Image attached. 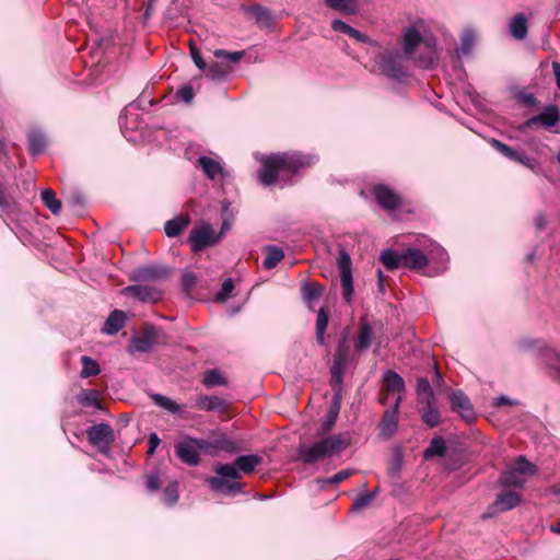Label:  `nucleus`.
Masks as SVG:
<instances>
[{
  "label": "nucleus",
  "mask_w": 560,
  "mask_h": 560,
  "mask_svg": "<svg viewBox=\"0 0 560 560\" xmlns=\"http://www.w3.org/2000/svg\"><path fill=\"white\" fill-rule=\"evenodd\" d=\"M122 294L131 296L132 299L142 303H155L162 298V292L153 285L135 284L126 287Z\"/></svg>",
  "instance_id": "f3484780"
},
{
  "label": "nucleus",
  "mask_w": 560,
  "mask_h": 560,
  "mask_svg": "<svg viewBox=\"0 0 560 560\" xmlns=\"http://www.w3.org/2000/svg\"><path fill=\"white\" fill-rule=\"evenodd\" d=\"M213 446L219 450L223 451L229 454L236 453L240 450V445L236 441L233 439L222 435L214 440Z\"/></svg>",
  "instance_id": "49530a36"
},
{
  "label": "nucleus",
  "mask_w": 560,
  "mask_h": 560,
  "mask_svg": "<svg viewBox=\"0 0 560 560\" xmlns=\"http://www.w3.org/2000/svg\"><path fill=\"white\" fill-rule=\"evenodd\" d=\"M510 33L517 40H523L526 38L528 28L527 20L524 14H517L512 18L510 23Z\"/></svg>",
  "instance_id": "7c9ffc66"
},
{
  "label": "nucleus",
  "mask_w": 560,
  "mask_h": 560,
  "mask_svg": "<svg viewBox=\"0 0 560 560\" xmlns=\"http://www.w3.org/2000/svg\"><path fill=\"white\" fill-rule=\"evenodd\" d=\"M405 58L398 50H393L380 54L376 62L384 75L399 81L406 75Z\"/></svg>",
  "instance_id": "1a4fd4ad"
},
{
  "label": "nucleus",
  "mask_w": 560,
  "mask_h": 560,
  "mask_svg": "<svg viewBox=\"0 0 560 560\" xmlns=\"http://www.w3.org/2000/svg\"><path fill=\"white\" fill-rule=\"evenodd\" d=\"M40 198L45 207L49 209L54 215L61 212V201L57 198L56 192L52 189H44L40 194Z\"/></svg>",
  "instance_id": "e433bc0d"
},
{
  "label": "nucleus",
  "mask_w": 560,
  "mask_h": 560,
  "mask_svg": "<svg viewBox=\"0 0 560 560\" xmlns=\"http://www.w3.org/2000/svg\"><path fill=\"white\" fill-rule=\"evenodd\" d=\"M337 265L340 271V281L343 289V299L350 303L353 295V280H352V261L350 255L345 250H340L337 258Z\"/></svg>",
  "instance_id": "9d476101"
},
{
  "label": "nucleus",
  "mask_w": 560,
  "mask_h": 560,
  "mask_svg": "<svg viewBox=\"0 0 560 560\" xmlns=\"http://www.w3.org/2000/svg\"><path fill=\"white\" fill-rule=\"evenodd\" d=\"M12 199L3 184L0 183V208L5 211L10 209Z\"/></svg>",
  "instance_id": "69168bd1"
},
{
  "label": "nucleus",
  "mask_w": 560,
  "mask_h": 560,
  "mask_svg": "<svg viewBox=\"0 0 560 560\" xmlns=\"http://www.w3.org/2000/svg\"><path fill=\"white\" fill-rule=\"evenodd\" d=\"M262 462L261 457L256 454L241 455L238 456L232 466L235 467L236 471L242 475L252 474L256 467Z\"/></svg>",
  "instance_id": "5701e85b"
},
{
  "label": "nucleus",
  "mask_w": 560,
  "mask_h": 560,
  "mask_svg": "<svg viewBox=\"0 0 560 560\" xmlns=\"http://www.w3.org/2000/svg\"><path fill=\"white\" fill-rule=\"evenodd\" d=\"M520 401L515 398L509 397L506 395H500L492 399V409H499L505 407L508 410H513L520 406Z\"/></svg>",
  "instance_id": "864d4df0"
},
{
  "label": "nucleus",
  "mask_w": 560,
  "mask_h": 560,
  "mask_svg": "<svg viewBox=\"0 0 560 560\" xmlns=\"http://www.w3.org/2000/svg\"><path fill=\"white\" fill-rule=\"evenodd\" d=\"M245 11L248 12L252 18L260 24L270 25L272 23L271 12L267 8L255 4L250 7H246Z\"/></svg>",
  "instance_id": "c9c22d12"
},
{
  "label": "nucleus",
  "mask_w": 560,
  "mask_h": 560,
  "mask_svg": "<svg viewBox=\"0 0 560 560\" xmlns=\"http://www.w3.org/2000/svg\"><path fill=\"white\" fill-rule=\"evenodd\" d=\"M450 405L452 411L458 413L465 421L471 422L475 419L474 407L462 390H453L450 394Z\"/></svg>",
  "instance_id": "dca6fc26"
},
{
  "label": "nucleus",
  "mask_w": 560,
  "mask_h": 560,
  "mask_svg": "<svg viewBox=\"0 0 560 560\" xmlns=\"http://www.w3.org/2000/svg\"><path fill=\"white\" fill-rule=\"evenodd\" d=\"M234 290V282L231 278L223 281L220 291L217 293V300L225 302L230 299L232 291Z\"/></svg>",
  "instance_id": "bf43d9fd"
},
{
  "label": "nucleus",
  "mask_w": 560,
  "mask_h": 560,
  "mask_svg": "<svg viewBox=\"0 0 560 560\" xmlns=\"http://www.w3.org/2000/svg\"><path fill=\"white\" fill-rule=\"evenodd\" d=\"M492 148H495L502 155L511 161L520 163L527 168L534 171L539 166L537 159L527 155L524 151L514 150L511 147L500 142L499 140L492 139Z\"/></svg>",
  "instance_id": "ddd939ff"
},
{
  "label": "nucleus",
  "mask_w": 560,
  "mask_h": 560,
  "mask_svg": "<svg viewBox=\"0 0 560 560\" xmlns=\"http://www.w3.org/2000/svg\"><path fill=\"white\" fill-rule=\"evenodd\" d=\"M516 100L518 103L528 108H534L538 106V101L536 96L533 93L526 91L518 92L516 94Z\"/></svg>",
  "instance_id": "13d9d810"
},
{
  "label": "nucleus",
  "mask_w": 560,
  "mask_h": 560,
  "mask_svg": "<svg viewBox=\"0 0 560 560\" xmlns=\"http://www.w3.org/2000/svg\"><path fill=\"white\" fill-rule=\"evenodd\" d=\"M303 301L313 310L312 303L324 292V287L316 282H303L301 285Z\"/></svg>",
  "instance_id": "cd10ccee"
},
{
  "label": "nucleus",
  "mask_w": 560,
  "mask_h": 560,
  "mask_svg": "<svg viewBox=\"0 0 560 560\" xmlns=\"http://www.w3.org/2000/svg\"><path fill=\"white\" fill-rule=\"evenodd\" d=\"M220 238L221 235L213 230L211 224L203 222L195 225L190 230L187 243L194 253H199L205 250L207 247L217 245L220 242Z\"/></svg>",
  "instance_id": "6e6552de"
},
{
  "label": "nucleus",
  "mask_w": 560,
  "mask_h": 560,
  "mask_svg": "<svg viewBox=\"0 0 560 560\" xmlns=\"http://www.w3.org/2000/svg\"><path fill=\"white\" fill-rule=\"evenodd\" d=\"M77 400L83 407H94L101 409L102 405L98 398V392L95 389H82L77 395Z\"/></svg>",
  "instance_id": "4c0bfd02"
},
{
  "label": "nucleus",
  "mask_w": 560,
  "mask_h": 560,
  "mask_svg": "<svg viewBox=\"0 0 560 560\" xmlns=\"http://www.w3.org/2000/svg\"><path fill=\"white\" fill-rule=\"evenodd\" d=\"M264 250L266 252V257L262 266L267 270L273 269L284 257L283 250L276 245H267Z\"/></svg>",
  "instance_id": "2f4dec72"
},
{
  "label": "nucleus",
  "mask_w": 560,
  "mask_h": 560,
  "mask_svg": "<svg viewBox=\"0 0 560 560\" xmlns=\"http://www.w3.org/2000/svg\"><path fill=\"white\" fill-rule=\"evenodd\" d=\"M165 339L166 336L162 328L153 324H144L141 335L130 339L127 352L129 354L150 353L155 345L165 341Z\"/></svg>",
  "instance_id": "423d86ee"
},
{
  "label": "nucleus",
  "mask_w": 560,
  "mask_h": 560,
  "mask_svg": "<svg viewBox=\"0 0 560 560\" xmlns=\"http://www.w3.org/2000/svg\"><path fill=\"white\" fill-rule=\"evenodd\" d=\"M195 444H198L197 440L190 439L178 443L175 447L177 457L189 466H197L200 462V456Z\"/></svg>",
  "instance_id": "aec40b11"
},
{
  "label": "nucleus",
  "mask_w": 560,
  "mask_h": 560,
  "mask_svg": "<svg viewBox=\"0 0 560 560\" xmlns=\"http://www.w3.org/2000/svg\"><path fill=\"white\" fill-rule=\"evenodd\" d=\"M316 158L300 152L279 153L265 156L258 170V179L264 186L282 182L281 187L292 184V176L300 170L314 164Z\"/></svg>",
  "instance_id": "f257e3e1"
},
{
  "label": "nucleus",
  "mask_w": 560,
  "mask_h": 560,
  "mask_svg": "<svg viewBox=\"0 0 560 560\" xmlns=\"http://www.w3.org/2000/svg\"><path fill=\"white\" fill-rule=\"evenodd\" d=\"M351 439L346 433L334 434L312 445H300L299 456L305 464H314L319 459L339 454L350 445Z\"/></svg>",
  "instance_id": "f03ea898"
},
{
  "label": "nucleus",
  "mask_w": 560,
  "mask_h": 560,
  "mask_svg": "<svg viewBox=\"0 0 560 560\" xmlns=\"http://www.w3.org/2000/svg\"><path fill=\"white\" fill-rule=\"evenodd\" d=\"M178 501V483L176 481L170 482L163 490L162 502L172 506Z\"/></svg>",
  "instance_id": "8fccbe9b"
},
{
  "label": "nucleus",
  "mask_w": 560,
  "mask_h": 560,
  "mask_svg": "<svg viewBox=\"0 0 560 560\" xmlns=\"http://www.w3.org/2000/svg\"><path fill=\"white\" fill-rule=\"evenodd\" d=\"M195 407L202 411L226 412L229 404L225 399L214 395H198Z\"/></svg>",
  "instance_id": "412c9836"
},
{
  "label": "nucleus",
  "mask_w": 560,
  "mask_h": 560,
  "mask_svg": "<svg viewBox=\"0 0 560 560\" xmlns=\"http://www.w3.org/2000/svg\"><path fill=\"white\" fill-rule=\"evenodd\" d=\"M380 260L389 271L401 267L420 271L428 266L429 256L420 249L412 247L400 252L393 248H386L381 252Z\"/></svg>",
  "instance_id": "7ed1b4c3"
},
{
  "label": "nucleus",
  "mask_w": 560,
  "mask_h": 560,
  "mask_svg": "<svg viewBox=\"0 0 560 560\" xmlns=\"http://www.w3.org/2000/svg\"><path fill=\"white\" fill-rule=\"evenodd\" d=\"M194 89L190 84H186L180 86L177 92L176 96L184 103H190L194 98Z\"/></svg>",
  "instance_id": "680f3d73"
},
{
  "label": "nucleus",
  "mask_w": 560,
  "mask_h": 560,
  "mask_svg": "<svg viewBox=\"0 0 560 560\" xmlns=\"http://www.w3.org/2000/svg\"><path fill=\"white\" fill-rule=\"evenodd\" d=\"M152 399L159 407L170 411L171 413H177L180 410V406L177 402L161 394L152 395Z\"/></svg>",
  "instance_id": "3c124183"
},
{
  "label": "nucleus",
  "mask_w": 560,
  "mask_h": 560,
  "mask_svg": "<svg viewBox=\"0 0 560 560\" xmlns=\"http://www.w3.org/2000/svg\"><path fill=\"white\" fill-rule=\"evenodd\" d=\"M190 223L188 215H178L168 220L164 225V232L168 237L178 236Z\"/></svg>",
  "instance_id": "c85d7f7f"
},
{
  "label": "nucleus",
  "mask_w": 560,
  "mask_h": 560,
  "mask_svg": "<svg viewBox=\"0 0 560 560\" xmlns=\"http://www.w3.org/2000/svg\"><path fill=\"white\" fill-rule=\"evenodd\" d=\"M30 153L32 155H38L44 152L46 147V139L44 135L39 132H33L28 136Z\"/></svg>",
  "instance_id": "de8ad7c7"
},
{
  "label": "nucleus",
  "mask_w": 560,
  "mask_h": 560,
  "mask_svg": "<svg viewBox=\"0 0 560 560\" xmlns=\"http://www.w3.org/2000/svg\"><path fill=\"white\" fill-rule=\"evenodd\" d=\"M434 402L435 401L424 402L425 406L421 412L422 420L429 428H435L440 423V412Z\"/></svg>",
  "instance_id": "f704fd0d"
},
{
  "label": "nucleus",
  "mask_w": 560,
  "mask_h": 560,
  "mask_svg": "<svg viewBox=\"0 0 560 560\" xmlns=\"http://www.w3.org/2000/svg\"><path fill=\"white\" fill-rule=\"evenodd\" d=\"M541 360L547 375L560 384V352L551 347L541 348Z\"/></svg>",
  "instance_id": "6ab92c4d"
},
{
  "label": "nucleus",
  "mask_w": 560,
  "mask_h": 560,
  "mask_svg": "<svg viewBox=\"0 0 560 560\" xmlns=\"http://www.w3.org/2000/svg\"><path fill=\"white\" fill-rule=\"evenodd\" d=\"M522 501V492L511 488H504L498 493L492 510L498 512H506L515 509Z\"/></svg>",
  "instance_id": "a211bd4d"
},
{
  "label": "nucleus",
  "mask_w": 560,
  "mask_h": 560,
  "mask_svg": "<svg viewBox=\"0 0 560 560\" xmlns=\"http://www.w3.org/2000/svg\"><path fill=\"white\" fill-rule=\"evenodd\" d=\"M325 4L335 11L346 15H355L359 13V3L357 0H324Z\"/></svg>",
  "instance_id": "bb28decb"
},
{
  "label": "nucleus",
  "mask_w": 560,
  "mask_h": 560,
  "mask_svg": "<svg viewBox=\"0 0 560 560\" xmlns=\"http://www.w3.org/2000/svg\"><path fill=\"white\" fill-rule=\"evenodd\" d=\"M162 475L159 469H153L145 475V488L148 492H156L162 485Z\"/></svg>",
  "instance_id": "603ef678"
},
{
  "label": "nucleus",
  "mask_w": 560,
  "mask_h": 560,
  "mask_svg": "<svg viewBox=\"0 0 560 560\" xmlns=\"http://www.w3.org/2000/svg\"><path fill=\"white\" fill-rule=\"evenodd\" d=\"M560 121V110L557 105L550 104L546 106L541 113L530 117L525 121L526 128H533L534 126L540 125L546 129H551Z\"/></svg>",
  "instance_id": "2eb2a0df"
},
{
  "label": "nucleus",
  "mask_w": 560,
  "mask_h": 560,
  "mask_svg": "<svg viewBox=\"0 0 560 560\" xmlns=\"http://www.w3.org/2000/svg\"><path fill=\"white\" fill-rule=\"evenodd\" d=\"M378 491H380V488L376 487L369 492L359 494L352 503L351 511L360 512V511L364 510L365 508H368L374 501V499L378 494Z\"/></svg>",
  "instance_id": "ea45409f"
},
{
  "label": "nucleus",
  "mask_w": 560,
  "mask_h": 560,
  "mask_svg": "<svg viewBox=\"0 0 560 560\" xmlns=\"http://www.w3.org/2000/svg\"><path fill=\"white\" fill-rule=\"evenodd\" d=\"M340 411V394L339 392H336L332 398V401L329 406L328 412L326 415L325 421L323 423V427L326 431L330 430L332 425L335 424L337 417Z\"/></svg>",
  "instance_id": "58836bf2"
},
{
  "label": "nucleus",
  "mask_w": 560,
  "mask_h": 560,
  "mask_svg": "<svg viewBox=\"0 0 560 560\" xmlns=\"http://www.w3.org/2000/svg\"><path fill=\"white\" fill-rule=\"evenodd\" d=\"M415 60L418 67L423 69H431L435 65V51L431 46H429L428 52L424 55H420Z\"/></svg>",
  "instance_id": "5fc2aeb1"
},
{
  "label": "nucleus",
  "mask_w": 560,
  "mask_h": 560,
  "mask_svg": "<svg viewBox=\"0 0 560 560\" xmlns=\"http://www.w3.org/2000/svg\"><path fill=\"white\" fill-rule=\"evenodd\" d=\"M401 401L402 397L398 395L393 406L386 409L382 416V419L380 421V431L381 434L385 438H392L397 431L398 412Z\"/></svg>",
  "instance_id": "4468645a"
},
{
  "label": "nucleus",
  "mask_w": 560,
  "mask_h": 560,
  "mask_svg": "<svg viewBox=\"0 0 560 560\" xmlns=\"http://www.w3.org/2000/svg\"><path fill=\"white\" fill-rule=\"evenodd\" d=\"M537 466L529 462L526 456L520 455L512 465H509L503 470L499 481L503 488H511L522 492L527 478L537 475Z\"/></svg>",
  "instance_id": "39448f33"
},
{
  "label": "nucleus",
  "mask_w": 560,
  "mask_h": 560,
  "mask_svg": "<svg viewBox=\"0 0 560 560\" xmlns=\"http://www.w3.org/2000/svg\"><path fill=\"white\" fill-rule=\"evenodd\" d=\"M168 273V268L155 264H150L139 266L131 270L129 273V279L133 282L156 281L166 278Z\"/></svg>",
  "instance_id": "9b49d317"
},
{
  "label": "nucleus",
  "mask_w": 560,
  "mask_h": 560,
  "mask_svg": "<svg viewBox=\"0 0 560 560\" xmlns=\"http://www.w3.org/2000/svg\"><path fill=\"white\" fill-rule=\"evenodd\" d=\"M213 55L215 58L225 59L228 62L236 63L243 58L244 52L243 51L230 52L224 49H217V50H214Z\"/></svg>",
  "instance_id": "4d7b16f0"
},
{
  "label": "nucleus",
  "mask_w": 560,
  "mask_h": 560,
  "mask_svg": "<svg viewBox=\"0 0 560 560\" xmlns=\"http://www.w3.org/2000/svg\"><path fill=\"white\" fill-rule=\"evenodd\" d=\"M445 440L436 435L430 441V445L423 452V458L430 460L434 457H443L446 454Z\"/></svg>",
  "instance_id": "c756f323"
},
{
  "label": "nucleus",
  "mask_w": 560,
  "mask_h": 560,
  "mask_svg": "<svg viewBox=\"0 0 560 560\" xmlns=\"http://www.w3.org/2000/svg\"><path fill=\"white\" fill-rule=\"evenodd\" d=\"M430 258L445 265L448 261L447 252L439 245H434L430 250Z\"/></svg>",
  "instance_id": "052dcab7"
},
{
  "label": "nucleus",
  "mask_w": 560,
  "mask_h": 560,
  "mask_svg": "<svg viewBox=\"0 0 560 560\" xmlns=\"http://www.w3.org/2000/svg\"><path fill=\"white\" fill-rule=\"evenodd\" d=\"M196 284V277L191 271H186L182 276V288L185 292H190Z\"/></svg>",
  "instance_id": "e2e57ef3"
},
{
  "label": "nucleus",
  "mask_w": 560,
  "mask_h": 560,
  "mask_svg": "<svg viewBox=\"0 0 560 560\" xmlns=\"http://www.w3.org/2000/svg\"><path fill=\"white\" fill-rule=\"evenodd\" d=\"M331 28L337 33H343L349 36L354 27L350 26L341 20L336 19L331 22Z\"/></svg>",
  "instance_id": "0e129e2a"
},
{
  "label": "nucleus",
  "mask_w": 560,
  "mask_h": 560,
  "mask_svg": "<svg viewBox=\"0 0 560 560\" xmlns=\"http://www.w3.org/2000/svg\"><path fill=\"white\" fill-rule=\"evenodd\" d=\"M210 179H214L217 175L223 172L220 163L209 156L202 155L198 159L197 164Z\"/></svg>",
  "instance_id": "473e14b6"
},
{
  "label": "nucleus",
  "mask_w": 560,
  "mask_h": 560,
  "mask_svg": "<svg viewBox=\"0 0 560 560\" xmlns=\"http://www.w3.org/2000/svg\"><path fill=\"white\" fill-rule=\"evenodd\" d=\"M372 194L378 206L386 211H395L401 208L400 196L384 184L375 185L372 188Z\"/></svg>",
  "instance_id": "f8f14e48"
},
{
  "label": "nucleus",
  "mask_w": 560,
  "mask_h": 560,
  "mask_svg": "<svg viewBox=\"0 0 560 560\" xmlns=\"http://www.w3.org/2000/svg\"><path fill=\"white\" fill-rule=\"evenodd\" d=\"M423 40L420 32L411 26L408 27L404 33V55L407 59L412 58V54L415 52L416 48L420 45V43Z\"/></svg>",
  "instance_id": "b1692460"
},
{
  "label": "nucleus",
  "mask_w": 560,
  "mask_h": 560,
  "mask_svg": "<svg viewBox=\"0 0 560 560\" xmlns=\"http://www.w3.org/2000/svg\"><path fill=\"white\" fill-rule=\"evenodd\" d=\"M353 474H354L353 469H350V468L342 469V470L338 471L337 474H335L334 476H331L330 481L332 485H337V483L348 479Z\"/></svg>",
  "instance_id": "338daca9"
},
{
  "label": "nucleus",
  "mask_w": 560,
  "mask_h": 560,
  "mask_svg": "<svg viewBox=\"0 0 560 560\" xmlns=\"http://www.w3.org/2000/svg\"><path fill=\"white\" fill-rule=\"evenodd\" d=\"M342 364H343L342 359H336L334 362V365L331 368L330 384H331L332 388L337 389L336 392H339V393L341 390L342 375H343Z\"/></svg>",
  "instance_id": "09e8293b"
},
{
  "label": "nucleus",
  "mask_w": 560,
  "mask_h": 560,
  "mask_svg": "<svg viewBox=\"0 0 560 560\" xmlns=\"http://www.w3.org/2000/svg\"><path fill=\"white\" fill-rule=\"evenodd\" d=\"M329 322L328 313L324 307H320L317 312L316 324H315V335L316 341L318 345L325 343V331L327 329Z\"/></svg>",
  "instance_id": "72a5a7b5"
},
{
  "label": "nucleus",
  "mask_w": 560,
  "mask_h": 560,
  "mask_svg": "<svg viewBox=\"0 0 560 560\" xmlns=\"http://www.w3.org/2000/svg\"><path fill=\"white\" fill-rule=\"evenodd\" d=\"M383 383L387 392L400 394L406 389L404 378L393 370H387L384 372Z\"/></svg>",
  "instance_id": "a878e982"
},
{
  "label": "nucleus",
  "mask_w": 560,
  "mask_h": 560,
  "mask_svg": "<svg viewBox=\"0 0 560 560\" xmlns=\"http://www.w3.org/2000/svg\"><path fill=\"white\" fill-rule=\"evenodd\" d=\"M126 323V314L122 311H113L104 323L102 331L107 335H116Z\"/></svg>",
  "instance_id": "393cba45"
},
{
  "label": "nucleus",
  "mask_w": 560,
  "mask_h": 560,
  "mask_svg": "<svg viewBox=\"0 0 560 560\" xmlns=\"http://www.w3.org/2000/svg\"><path fill=\"white\" fill-rule=\"evenodd\" d=\"M217 476L207 478L210 489L219 494L232 497L243 493L245 483L238 481L242 475L230 464H219L214 467Z\"/></svg>",
  "instance_id": "20e7f679"
},
{
  "label": "nucleus",
  "mask_w": 560,
  "mask_h": 560,
  "mask_svg": "<svg viewBox=\"0 0 560 560\" xmlns=\"http://www.w3.org/2000/svg\"><path fill=\"white\" fill-rule=\"evenodd\" d=\"M534 226L538 231H542L547 226V218L544 212H538L535 214L533 220Z\"/></svg>",
  "instance_id": "774afa93"
},
{
  "label": "nucleus",
  "mask_w": 560,
  "mask_h": 560,
  "mask_svg": "<svg viewBox=\"0 0 560 560\" xmlns=\"http://www.w3.org/2000/svg\"><path fill=\"white\" fill-rule=\"evenodd\" d=\"M89 443L102 455L109 457L115 442V432L109 423L102 422L86 429Z\"/></svg>",
  "instance_id": "0eeeda50"
},
{
  "label": "nucleus",
  "mask_w": 560,
  "mask_h": 560,
  "mask_svg": "<svg viewBox=\"0 0 560 560\" xmlns=\"http://www.w3.org/2000/svg\"><path fill=\"white\" fill-rule=\"evenodd\" d=\"M202 383L207 388H212L215 386H225L228 380L219 370L213 369L205 372Z\"/></svg>",
  "instance_id": "a19ab883"
},
{
  "label": "nucleus",
  "mask_w": 560,
  "mask_h": 560,
  "mask_svg": "<svg viewBox=\"0 0 560 560\" xmlns=\"http://www.w3.org/2000/svg\"><path fill=\"white\" fill-rule=\"evenodd\" d=\"M416 392H417L419 399L422 402L435 401L433 389H432L431 384L427 377H419L417 380Z\"/></svg>",
  "instance_id": "79ce46f5"
},
{
  "label": "nucleus",
  "mask_w": 560,
  "mask_h": 560,
  "mask_svg": "<svg viewBox=\"0 0 560 560\" xmlns=\"http://www.w3.org/2000/svg\"><path fill=\"white\" fill-rule=\"evenodd\" d=\"M81 362H82L83 368L81 370L80 376L82 378H88V377L96 376L100 374V372H101L100 365L92 358H90L88 355H83L81 358Z\"/></svg>",
  "instance_id": "a18cd8bd"
},
{
  "label": "nucleus",
  "mask_w": 560,
  "mask_h": 560,
  "mask_svg": "<svg viewBox=\"0 0 560 560\" xmlns=\"http://www.w3.org/2000/svg\"><path fill=\"white\" fill-rule=\"evenodd\" d=\"M476 40V34L472 31H465L460 37V45L456 49L458 57L470 54Z\"/></svg>",
  "instance_id": "c03bdc74"
},
{
  "label": "nucleus",
  "mask_w": 560,
  "mask_h": 560,
  "mask_svg": "<svg viewBox=\"0 0 560 560\" xmlns=\"http://www.w3.org/2000/svg\"><path fill=\"white\" fill-rule=\"evenodd\" d=\"M373 338L374 331L371 324L365 318H362L360 320L359 334L353 345L354 351L361 353L368 350L372 346Z\"/></svg>",
  "instance_id": "4be33fe9"
},
{
  "label": "nucleus",
  "mask_w": 560,
  "mask_h": 560,
  "mask_svg": "<svg viewBox=\"0 0 560 560\" xmlns=\"http://www.w3.org/2000/svg\"><path fill=\"white\" fill-rule=\"evenodd\" d=\"M206 75L212 80H222L231 71L230 67L220 62H212L203 70Z\"/></svg>",
  "instance_id": "37998d69"
},
{
  "label": "nucleus",
  "mask_w": 560,
  "mask_h": 560,
  "mask_svg": "<svg viewBox=\"0 0 560 560\" xmlns=\"http://www.w3.org/2000/svg\"><path fill=\"white\" fill-rule=\"evenodd\" d=\"M548 347L544 341L537 339L525 338L520 341V348L523 351L537 350L539 357L541 358V348Z\"/></svg>",
  "instance_id": "6e6d98bb"
}]
</instances>
